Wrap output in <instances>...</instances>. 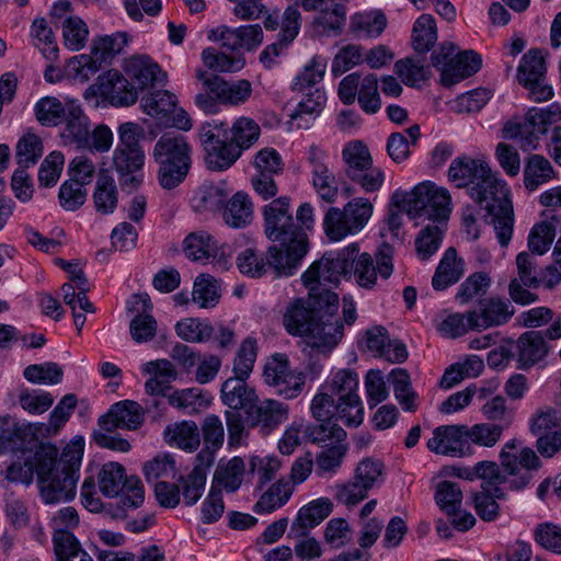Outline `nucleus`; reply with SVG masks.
Here are the masks:
<instances>
[{"mask_svg":"<svg viewBox=\"0 0 561 561\" xmlns=\"http://www.w3.org/2000/svg\"><path fill=\"white\" fill-rule=\"evenodd\" d=\"M517 277L513 278L508 286V294L513 301L519 305H529L537 300V295L527 288H537L541 284L540 274L537 272L536 262L528 252H520L516 256Z\"/></svg>","mask_w":561,"mask_h":561,"instance_id":"dca6fc26","label":"nucleus"},{"mask_svg":"<svg viewBox=\"0 0 561 561\" xmlns=\"http://www.w3.org/2000/svg\"><path fill=\"white\" fill-rule=\"evenodd\" d=\"M82 438L68 444L60 457L50 444H42L35 451L39 492L46 504L67 502L75 497L83 455Z\"/></svg>","mask_w":561,"mask_h":561,"instance_id":"f03ea898","label":"nucleus"},{"mask_svg":"<svg viewBox=\"0 0 561 561\" xmlns=\"http://www.w3.org/2000/svg\"><path fill=\"white\" fill-rule=\"evenodd\" d=\"M437 41V27L433 15L422 14L412 28V46L415 51L427 53Z\"/></svg>","mask_w":561,"mask_h":561,"instance_id":"a18cd8bd","label":"nucleus"},{"mask_svg":"<svg viewBox=\"0 0 561 561\" xmlns=\"http://www.w3.org/2000/svg\"><path fill=\"white\" fill-rule=\"evenodd\" d=\"M283 323L289 334L304 337L310 347L322 353L330 352L343 336L336 312L329 313L324 304L317 306L310 295L308 300L296 299L287 307Z\"/></svg>","mask_w":561,"mask_h":561,"instance_id":"7ed1b4c3","label":"nucleus"},{"mask_svg":"<svg viewBox=\"0 0 561 561\" xmlns=\"http://www.w3.org/2000/svg\"><path fill=\"white\" fill-rule=\"evenodd\" d=\"M448 178L456 187H470V197L486 211L499 243L507 247L514 231V209L506 183L485 162L467 156L453 160Z\"/></svg>","mask_w":561,"mask_h":561,"instance_id":"f257e3e1","label":"nucleus"},{"mask_svg":"<svg viewBox=\"0 0 561 561\" xmlns=\"http://www.w3.org/2000/svg\"><path fill=\"white\" fill-rule=\"evenodd\" d=\"M89 30L83 20L78 16H67L62 21V36L65 46L73 51L85 46Z\"/></svg>","mask_w":561,"mask_h":561,"instance_id":"0e129e2a","label":"nucleus"},{"mask_svg":"<svg viewBox=\"0 0 561 561\" xmlns=\"http://www.w3.org/2000/svg\"><path fill=\"white\" fill-rule=\"evenodd\" d=\"M371 214V203L362 197L353 198L342 209L330 207L323 218L324 233L331 241L356 234L367 225Z\"/></svg>","mask_w":561,"mask_h":561,"instance_id":"9d476101","label":"nucleus"},{"mask_svg":"<svg viewBox=\"0 0 561 561\" xmlns=\"http://www.w3.org/2000/svg\"><path fill=\"white\" fill-rule=\"evenodd\" d=\"M145 153L142 149L116 148L112 154V168L117 174L139 172L144 165Z\"/></svg>","mask_w":561,"mask_h":561,"instance_id":"69168bd1","label":"nucleus"},{"mask_svg":"<svg viewBox=\"0 0 561 561\" xmlns=\"http://www.w3.org/2000/svg\"><path fill=\"white\" fill-rule=\"evenodd\" d=\"M43 154V144L35 134L24 135L16 145V161L19 168L27 169L33 165Z\"/></svg>","mask_w":561,"mask_h":561,"instance_id":"774afa93","label":"nucleus"},{"mask_svg":"<svg viewBox=\"0 0 561 561\" xmlns=\"http://www.w3.org/2000/svg\"><path fill=\"white\" fill-rule=\"evenodd\" d=\"M515 313L508 299L490 297L479 301L476 309L470 310V319L476 331L486 330L507 323Z\"/></svg>","mask_w":561,"mask_h":561,"instance_id":"6ab92c4d","label":"nucleus"},{"mask_svg":"<svg viewBox=\"0 0 561 561\" xmlns=\"http://www.w3.org/2000/svg\"><path fill=\"white\" fill-rule=\"evenodd\" d=\"M245 476V463L241 457H232L229 460L221 459L215 469L211 486L215 490L227 493L238 491Z\"/></svg>","mask_w":561,"mask_h":561,"instance_id":"c756f323","label":"nucleus"},{"mask_svg":"<svg viewBox=\"0 0 561 561\" xmlns=\"http://www.w3.org/2000/svg\"><path fill=\"white\" fill-rule=\"evenodd\" d=\"M240 156L241 150L228 140L206 151L205 162L211 171H224L229 169Z\"/></svg>","mask_w":561,"mask_h":561,"instance_id":"13d9d810","label":"nucleus"},{"mask_svg":"<svg viewBox=\"0 0 561 561\" xmlns=\"http://www.w3.org/2000/svg\"><path fill=\"white\" fill-rule=\"evenodd\" d=\"M175 331L186 342L201 343L210 339L214 328L206 321L187 318L176 323Z\"/></svg>","mask_w":561,"mask_h":561,"instance_id":"052dcab7","label":"nucleus"},{"mask_svg":"<svg viewBox=\"0 0 561 561\" xmlns=\"http://www.w3.org/2000/svg\"><path fill=\"white\" fill-rule=\"evenodd\" d=\"M463 275V263L458 260L454 248L446 250L439 265L432 279V285L436 290H444L448 286L457 283Z\"/></svg>","mask_w":561,"mask_h":561,"instance_id":"e433bc0d","label":"nucleus"},{"mask_svg":"<svg viewBox=\"0 0 561 561\" xmlns=\"http://www.w3.org/2000/svg\"><path fill=\"white\" fill-rule=\"evenodd\" d=\"M190 146L182 135L163 134L154 145L153 159L158 163V181L164 190L179 186L191 168Z\"/></svg>","mask_w":561,"mask_h":561,"instance_id":"6e6552de","label":"nucleus"},{"mask_svg":"<svg viewBox=\"0 0 561 561\" xmlns=\"http://www.w3.org/2000/svg\"><path fill=\"white\" fill-rule=\"evenodd\" d=\"M62 122L65 127L61 133V138L65 144L75 145L77 148L88 145L91 123L79 104L68 102V111Z\"/></svg>","mask_w":561,"mask_h":561,"instance_id":"c85d7f7f","label":"nucleus"},{"mask_svg":"<svg viewBox=\"0 0 561 561\" xmlns=\"http://www.w3.org/2000/svg\"><path fill=\"white\" fill-rule=\"evenodd\" d=\"M481 57L473 50L459 51L450 68L445 70L444 85L450 87L478 72L481 68Z\"/></svg>","mask_w":561,"mask_h":561,"instance_id":"a19ab883","label":"nucleus"},{"mask_svg":"<svg viewBox=\"0 0 561 561\" xmlns=\"http://www.w3.org/2000/svg\"><path fill=\"white\" fill-rule=\"evenodd\" d=\"M100 96L114 106H130L138 100V90L129 79L116 70L107 71L98 78Z\"/></svg>","mask_w":561,"mask_h":561,"instance_id":"aec40b11","label":"nucleus"},{"mask_svg":"<svg viewBox=\"0 0 561 561\" xmlns=\"http://www.w3.org/2000/svg\"><path fill=\"white\" fill-rule=\"evenodd\" d=\"M357 252V243L350 244L336 254L327 253L313 262L302 274L301 279L314 297L317 306H327L329 313L339 308L337 295L325 287L327 284L337 285L342 276L351 273V259Z\"/></svg>","mask_w":561,"mask_h":561,"instance_id":"20e7f679","label":"nucleus"},{"mask_svg":"<svg viewBox=\"0 0 561 561\" xmlns=\"http://www.w3.org/2000/svg\"><path fill=\"white\" fill-rule=\"evenodd\" d=\"M325 101V92L321 89H316L298 103L295 111L289 115L290 121L296 123L298 128H309L316 117L322 112Z\"/></svg>","mask_w":561,"mask_h":561,"instance_id":"f704fd0d","label":"nucleus"},{"mask_svg":"<svg viewBox=\"0 0 561 561\" xmlns=\"http://www.w3.org/2000/svg\"><path fill=\"white\" fill-rule=\"evenodd\" d=\"M130 311H137L130 323L129 331L133 340L137 343L151 341L157 333V321L148 313L152 308L150 298L147 294H136L133 296Z\"/></svg>","mask_w":561,"mask_h":561,"instance_id":"393cba45","label":"nucleus"},{"mask_svg":"<svg viewBox=\"0 0 561 561\" xmlns=\"http://www.w3.org/2000/svg\"><path fill=\"white\" fill-rule=\"evenodd\" d=\"M389 381L393 386L396 399L405 411L413 412L416 409V393L411 388L410 376L402 368L393 369L389 375Z\"/></svg>","mask_w":561,"mask_h":561,"instance_id":"4d7b16f0","label":"nucleus"},{"mask_svg":"<svg viewBox=\"0 0 561 561\" xmlns=\"http://www.w3.org/2000/svg\"><path fill=\"white\" fill-rule=\"evenodd\" d=\"M559 218L552 216L550 220L541 221L533 227L528 236V248L531 254L542 255L546 253L557 234Z\"/></svg>","mask_w":561,"mask_h":561,"instance_id":"de8ad7c7","label":"nucleus"},{"mask_svg":"<svg viewBox=\"0 0 561 561\" xmlns=\"http://www.w3.org/2000/svg\"><path fill=\"white\" fill-rule=\"evenodd\" d=\"M307 252L308 242L271 245L265 254L267 270H272L277 277L291 276L298 270Z\"/></svg>","mask_w":561,"mask_h":561,"instance_id":"a211bd4d","label":"nucleus"},{"mask_svg":"<svg viewBox=\"0 0 561 561\" xmlns=\"http://www.w3.org/2000/svg\"><path fill=\"white\" fill-rule=\"evenodd\" d=\"M503 134L506 139L517 140L524 151H529L538 147L539 138L545 131L525 118L523 123H507Z\"/></svg>","mask_w":561,"mask_h":561,"instance_id":"49530a36","label":"nucleus"},{"mask_svg":"<svg viewBox=\"0 0 561 561\" xmlns=\"http://www.w3.org/2000/svg\"><path fill=\"white\" fill-rule=\"evenodd\" d=\"M517 442L512 439L507 442L500 454L501 467L504 472L511 476L510 488L520 490L525 488L533 479V472L540 467V459L531 448H523L518 455L513 454Z\"/></svg>","mask_w":561,"mask_h":561,"instance_id":"ddd939ff","label":"nucleus"},{"mask_svg":"<svg viewBox=\"0 0 561 561\" xmlns=\"http://www.w3.org/2000/svg\"><path fill=\"white\" fill-rule=\"evenodd\" d=\"M211 93L216 95L218 101L228 105H241L245 103L252 94V84L249 80L241 79L237 81H226L220 79L210 83Z\"/></svg>","mask_w":561,"mask_h":561,"instance_id":"c9c22d12","label":"nucleus"},{"mask_svg":"<svg viewBox=\"0 0 561 561\" xmlns=\"http://www.w3.org/2000/svg\"><path fill=\"white\" fill-rule=\"evenodd\" d=\"M357 252V243L350 244L336 254L327 253L313 262L302 274L301 279L314 297L317 306H327L329 313L339 308L337 295L325 287L327 284L337 285L342 276L351 273V259Z\"/></svg>","mask_w":561,"mask_h":561,"instance_id":"39448f33","label":"nucleus"},{"mask_svg":"<svg viewBox=\"0 0 561 561\" xmlns=\"http://www.w3.org/2000/svg\"><path fill=\"white\" fill-rule=\"evenodd\" d=\"M247 379L228 378L221 386V401L229 409L227 411H236L243 417L252 403L255 401L257 393L254 388L250 387Z\"/></svg>","mask_w":561,"mask_h":561,"instance_id":"cd10ccee","label":"nucleus"},{"mask_svg":"<svg viewBox=\"0 0 561 561\" xmlns=\"http://www.w3.org/2000/svg\"><path fill=\"white\" fill-rule=\"evenodd\" d=\"M264 232L272 242H308L307 233L298 228L290 211V198L280 196L264 206Z\"/></svg>","mask_w":561,"mask_h":561,"instance_id":"9b49d317","label":"nucleus"},{"mask_svg":"<svg viewBox=\"0 0 561 561\" xmlns=\"http://www.w3.org/2000/svg\"><path fill=\"white\" fill-rule=\"evenodd\" d=\"M435 502L447 515H455L462 504V491L458 483L440 481L436 485Z\"/></svg>","mask_w":561,"mask_h":561,"instance_id":"864d4df0","label":"nucleus"},{"mask_svg":"<svg viewBox=\"0 0 561 561\" xmlns=\"http://www.w3.org/2000/svg\"><path fill=\"white\" fill-rule=\"evenodd\" d=\"M208 39L220 43L222 48L234 54H242L241 50L253 51L263 43V30L260 24L219 25L208 32Z\"/></svg>","mask_w":561,"mask_h":561,"instance_id":"2eb2a0df","label":"nucleus"},{"mask_svg":"<svg viewBox=\"0 0 561 561\" xmlns=\"http://www.w3.org/2000/svg\"><path fill=\"white\" fill-rule=\"evenodd\" d=\"M225 222L232 228H243L252 221L253 204L248 194L238 192L227 203L224 214Z\"/></svg>","mask_w":561,"mask_h":561,"instance_id":"ea45409f","label":"nucleus"},{"mask_svg":"<svg viewBox=\"0 0 561 561\" xmlns=\"http://www.w3.org/2000/svg\"><path fill=\"white\" fill-rule=\"evenodd\" d=\"M505 425L495 423H479L471 427L467 426V442L491 448L500 440Z\"/></svg>","mask_w":561,"mask_h":561,"instance_id":"e2e57ef3","label":"nucleus"},{"mask_svg":"<svg viewBox=\"0 0 561 561\" xmlns=\"http://www.w3.org/2000/svg\"><path fill=\"white\" fill-rule=\"evenodd\" d=\"M144 422V413L139 403L131 400L119 401L99 419V426L106 432L117 428L136 430Z\"/></svg>","mask_w":561,"mask_h":561,"instance_id":"412c9836","label":"nucleus"},{"mask_svg":"<svg viewBox=\"0 0 561 561\" xmlns=\"http://www.w3.org/2000/svg\"><path fill=\"white\" fill-rule=\"evenodd\" d=\"M164 440L185 451H195L201 444V432L194 421H183L165 427Z\"/></svg>","mask_w":561,"mask_h":561,"instance_id":"72a5a7b5","label":"nucleus"},{"mask_svg":"<svg viewBox=\"0 0 561 561\" xmlns=\"http://www.w3.org/2000/svg\"><path fill=\"white\" fill-rule=\"evenodd\" d=\"M202 60L206 68L217 72H237L245 65L243 54L229 55L213 47L202 51Z\"/></svg>","mask_w":561,"mask_h":561,"instance_id":"c03bdc74","label":"nucleus"},{"mask_svg":"<svg viewBox=\"0 0 561 561\" xmlns=\"http://www.w3.org/2000/svg\"><path fill=\"white\" fill-rule=\"evenodd\" d=\"M392 202L410 218L424 217L440 225H446L451 210L448 191L431 182L420 183L409 193L394 192Z\"/></svg>","mask_w":561,"mask_h":561,"instance_id":"0eeeda50","label":"nucleus"},{"mask_svg":"<svg viewBox=\"0 0 561 561\" xmlns=\"http://www.w3.org/2000/svg\"><path fill=\"white\" fill-rule=\"evenodd\" d=\"M219 298L217 282L210 275L202 274L195 279L192 300L196 305L201 308H211L216 306Z\"/></svg>","mask_w":561,"mask_h":561,"instance_id":"bf43d9fd","label":"nucleus"},{"mask_svg":"<svg viewBox=\"0 0 561 561\" xmlns=\"http://www.w3.org/2000/svg\"><path fill=\"white\" fill-rule=\"evenodd\" d=\"M554 178L550 161L540 154H531L524 168V185L528 191H535L540 185Z\"/></svg>","mask_w":561,"mask_h":561,"instance_id":"79ce46f5","label":"nucleus"},{"mask_svg":"<svg viewBox=\"0 0 561 561\" xmlns=\"http://www.w3.org/2000/svg\"><path fill=\"white\" fill-rule=\"evenodd\" d=\"M327 154L318 147L311 146L308 160L312 168V183L319 196L328 202L333 203L337 196V184L333 172L327 163Z\"/></svg>","mask_w":561,"mask_h":561,"instance_id":"b1692460","label":"nucleus"},{"mask_svg":"<svg viewBox=\"0 0 561 561\" xmlns=\"http://www.w3.org/2000/svg\"><path fill=\"white\" fill-rule=\"evenodd\" d=\"M184 252L192 261L210 262L222 268L227 263L225 249L205 231L190 233L184 240Z\"/></svg>","mask_w":561,"mask_h":561,"instance_id":"4be33fe9","label":"nucleus"},{"mask_svg":"<svg viewBox=\"0 0 561 561\" xmlns=\"http://www.w3.org/2000/svg\"><path fill=\"white\" fill-rule=\"evenodd\" d=\"M124 71L129 79L137 84V90H145L156 83H165L167 73L149 56H131L124 62Z\"/></svg>","mask_w":561,"mask_h":561,"instance_id":"5701e85b","label":"nucleus"},{"mask_svg":"<svg viewBox=\"0 0 561 561\" xmlns=\"http://www.w3.org/2000/svg\"><path fill=\"white\" fill-rule=\"evenodd\" d=\"M467 425H443L433 431L427 440V448L437 454L451 457H463L472 453L467 442Z\"/></svg>","mask_w":561,"mask_h":561,"instance_id":"f3484780","label":"nucleus"},{"mask_svg":"<svg viewBox=\"0 0 561 561\" xmlns=\"http://www.w3.org/2000/svg\"><path fill=\"white\" fill-rule=\"evenodd\" d=\"M95 209L104 215L112 214L117 207L118 191L115 181L106 172L99 174L93 193Z\"/></svg>","mask_w":561,"mask_h":561,"instance_id":"37998d69","label":"nucleus"},{"mask_svg":"<svg viewBox=\"0 0 561 561\" xmlns=\"http://www.w3.org/2000/svg\"><path fill=\"white\" fill-rule=\"evenodd\" d=\"M333 511V503L328 497H320L302 506L290 527L295 536L305 535L307 529L313 528L324 520Z\"/></svg>","mask_w":561,"mask_h":561,"instance_id":"7c9ffc66","label":"nucleus"},{"mask_svg":"<svg viewBox=\"0 0 561 561\" xmlns=\"http://www.w3.org/2000/svg\"><path fill=\"white\" fill-rule=\"evenodd\" d=\"M129 477L125 473V468L118 462H107L103 465L99 472V488L103 495L107 497L117 496L124 489L125 480Z\"/></svg>","mask_w":561,"mask_h":561,"instance_id":"09e8293b","label":"nucleus"},{"mask_svg":"<svg viewBox=\"0 0 561 561\" xmlns=\"http://www.w3.org/2000/svg\"><path fill=\"white\" fill-rule=\"evenodd\" d=\"M445 226L446 225L433 222L421 230L415 240V247L417 254L422 260H427L437 251L440 245Z\"/></svg>","mask_w":561,"mask_h":561,"instance_id":"338daca9","label":"nucleus"},{"mask_svg":"<svg viewBox=\"0 0 561 561\" xmlns=\"http://www.w3.org/2000/svg\"><path fill=\"white\" fill-rule=\"evenodd\" d=\"M224 415L228 446L237 448L245 444L250 428H259L264 435L276 430L288 419L289 407L275 399H260L257 396L243 417L236 411H225Z\"/></svg>","mask_w":561,"mask_h":561,"instance_id":"423d86ee","label":"nucleus"},{"mask_svg":"<svg viewBox=\"0 0 561 561\" xmlns=\"http://www.w3.org/2000/svg\"><path fill=\"white\" fill-rule=\"evenodd\" d=\"M346 21L345 7L336 1L324 10L317 12L311 22V30L316 36L339 35Z\"/></svg>","mask_w":561,"mask_h":561,"instance_id":"473e14b6","label":"nucleus"},{"mask_svg":"<svg viewBox=\"0 0 561 561\" xmlns=\"http://www.w3.org/2000/svg\"><path fill=\"white\" fill-rule=\"evenodd\" d=\"M127 42L128 35L124 32L96 36L92 41L91 53L103 62L121 54Z\"/></svg>","mask_w":561,"mask_h":561,"instance_id":"3c124183","label":"nucleus"},{"mask_svg":"<svg viewBox=\"0 0 561 561\" xmlns=\"http://www.w3.org/2000/svg\"><path fill=\"white\" fill-rule=\"evenodd\" d=\"M393 248L388 243H382L376 253V263L367 252L359 253L357 245L356 254L351 259V273L358 286L365 289H371L377 283V276L387 279L393 272Z\"/></svg>","mask_w":561,"mask_h":561,"instance_id":"f8f14e48","label":"nucleus"},{"mask_svg":"<svg viewBox=\"0 0 561 561\" xmlns=\"http://www.w3.org/2000/svg\"><path fill=\"white\" fill-rule=\"evenodd\" d=\"M365 344L374 355L391 363H402L408 358L405 345L398 340H390L388 331L382 327H374L366 331Z\"/></svg>","mask_w":561,"mask_h":561,"instance_id":"a878e982","label":"nucleus"},{"mask_svg":"<svg viewBox=\"0 0 561 561\" xmlns=\"http://www.w3.org/2000/svg\"><path fill=\"white\" fill-rule=\"evenodd\" d=\"M178 98L168 90H157L145 94L140 100L142 111L159 121L169 124L172 113L175 112Z\"/></svg>","mask_w":561,"mask_h":561,"instance_id":"2f4dec72","label":"nucleus"},{"mask_svg":"<svg viewBox=\"0 0 561 561\" xmlns=\"http://www.w3.org/2000/svg\"><path fill=\"white\" fill-rule=\"evenodd\" d=\"M79 525V515L73 507H64L51 519L54 529L53 542L55 545L78 540L72 529Z\"/></svg>","mask_w":561,"mask_h":561,"instance_id":"8fccbe9b","label":"nucleus"},{"mask_svg":"<svg viewBox=\"0 0 561 561\" xmlns=\"http://www.w3.org/2000/svg\"><path fill=\"white\" fill-rule=\"evenodd\" d=\"M206 473L199 469H192L186 476L179 480L180 493L186 505L192 506L197 503L205 491Z\"/></svg>","mask_w":561,"mask_h":561,"instance_id":"680f3d73","label":"nucleus"},{"mask_svg":"<svg viewBox=\"0 0 561 561\" xmlns=\"http://www.w3.org/2000/svg\"><path fill=\"white\" fill-rule=\"evenodd\" d=\"M68 103L62 104L57 98H42L34 106L36 119L45 126H57L67 114Z\"/></svg>","mask_w":561,"mask_h":561,"instance_id":"5fc2aeb1","label":"nucleus"},{"mask_svg":"<svg viewBox=\"0 0 561 561\" xmlns=\"http://www.w3.org/2000/svg\"><path fill=\"white\" fill-rule=\"evenodd\" d=\"M545 60L538 50H529L523 56L517 69V79L522 85L545 79Z\"/></svg>","mask_w":561,"mask_h":561,"instance_id":"6e6d98bb","label":"nucleus"},{"mask_svg":"<svg viewBox=\"0 0 561 561\" xmlns=\"http://www.w3.org/2000/svg\"><path fill=\"white\" fill-rule=\"evenodd\" d=\"M327 388L336 398L337 419L346 426H358L364 420V407L358 396L359 377L352 368H341L331 373Z\"/></svg>","mask_w":561,"mask_h":561,"instance_id":"1a4fd4ad","label":"nucleus"},{"mask_svg":"<svg viewBox=\"0 0 561 561\" xmlns=\"http://www.w3.org/2000/svg\"><path fill=\"white\" fill-rule=\"evenodd\" d=\"M294 486L289 481L278 480L273 483L253 506L256 514H271L283 507L290 499Z\"/></svg>","mask_w":561,"mask_h":561,"instance_id":"4c0bfd02","label":"nucleus"},{"mask_svg":"<svg viewBox=\"0 0 561 561\" xmlns=\"http://www.w3.org/2000/svg\"><path fill=\"white\" fill-rule=\"evenodd\" d=\"M515 357L519 369H528L542 360L547 353L548 346L540 331H527L523 333L515 344Z\"/></svg>","mask_w":561,"mask_h":561,"instance_id":"bb28decb","label":"nucleus"},{"mask_svg":"<svg viewBox=\"0 0 561 561\" xmlns=\"http://www.w3.org/2000/svg\"><path fill=\"white\" fill-rule=\"evenodd\" d=\"M387 26V18L380 11L358 12L351 18L350 30L358 38H376Z\"/></svg>","mask_w":561,"mask_h":561,"instance_id":"58836bf2","label":"nucleus"},{"mask_svg":"<svg viewBox=\"0 0 561 561\" xmlns=\"http://www.w3.org/2000/svg\"><path fill=\"white\" fill-rule=\"evenodd\" d=\"M264 382L276 389V393L287 400L297 398L304 390L305 375L291 370L286 355L276 354L265 364Z\"/></svg>","mask_w":561,"mask_h":561,"instance_id":"4468645a","label":"nucleus"},{"mask_svg":"<svg viewBox=\"0 0 561 561\" xmlns=\"http://www.w3.org/2000/svg\"><path fill=\"white\" fill-rule=\"evenodd\" d=\"M260 133V126L252 118L239 117L230 128L229 141L242 152L257 141Z\"/></svg>","mask_w":561,"mask_h":561,"instance_id":"603ef678","label":"nucleus"}]
</instances>
